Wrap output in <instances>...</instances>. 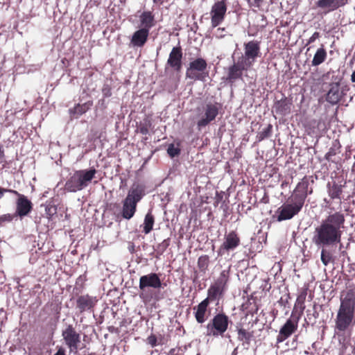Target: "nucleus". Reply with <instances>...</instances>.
Instances as JSON below:
<instances>
[{
	"mask_svg": "<svg viewBox=\"0 0 355 355\" xmlns=\"http://www.w3.org/2000/svg\"><path fill=\"white\" fill-rule=\"evenodd\" d=\"M345 216L340 212L329 214L315 229L313 242L318 247L333 246L340 243Z\"/></svg>",
	"mask_w": 355,
	"mask_h": 355,
	"instance_id": "f257e3e1",
	"label": "nucleus"
},
{
	"mask_svg": "<svg viewBox=\"0 0 355 355\" xmlns=\"http://www.w3.org/2000/svg\"><path fill=\"white\" fill-rule=\"evenodd\" d=\"M355 311V291L349 289L340 296V305L336 318V328L345 331L352 323Z\"/></svg>",
	"mask_w": 355,
	"mask_h": 355,
	"instance_id": "f03ea898",
	"label": "nucleus"
},
{
	"mask_svg": "<svg viewBox=\"0 0 355 355\" xmlns=\"http://www.w3.org/2000/svg\"><path fill=\"white\" fill-rule=\"evenodd\" d=\"M144 195V189L141 185L133 184L131 187L123 201L121 214L125 219L130 220L134 216L137 205Z\"/></svg>",
	"mask_w": 355,
	"mask_h": 355,
	"instance_id": "7ed1b4c3",
	"label": "nucleus"
},
{
	"mask_svg": "<svg viewBox=\"0 0 355 355\" xmlns=\"http://www.w3.org/2000/svg\"><path fill=\"white\" fill-rule=\"evenodd\" d=\"M96 173L95 168L76 171L65 184V189L69 192L80 191L88 186Z\"/></svg>",
	"mask_w": 355,
	"mask_h": 355,
	"instance_id": "20e7f679",
	"label": "nucleus"
},
{
	"mask_svg": "<svg viewBox=\"0 0 355 355\" xmlns=\"http://www.w3.org/2000/svg\"><path fill=\"white\" fill-rule=\"evenodd\" d=\"M162 286V284L157 274L151 272L141 276L139 279V285L141 291L139 293L140 298L144 301H149L152 298V294L148 292V288L160 289Z\"/></svg>",
	"mask_w": 355,
	"mask_h": 355,
	"instance_id": "39448f33",
	"label": "nucleus"
},
{
	"mask_svg": "<svg viewBox=\"0 0 355 355\" xmlns=\"http://www.w3.org/2000/svg\"><path fill=\"white\" fill-rule=\"evenodd\" d=\"M207 63L202 58H198L191 62L187 69L186 78L193 80L205 81L208 73L206 71Z\"/></svg>",
	"mask_w": 355,
	"mask_h": 355,
	"instance_id": "423d86ee",
	"label": "nucleus"
},
{
	"mask_svg": "<svg viewBox=\"0 0 355 355\" xmlns=\"http://www.w3.org/2000/svg\"><path fill=\"white\" fill-rule=\"evenodd\" d=\"M228 324V317L224 313H218L207 324V335L214 337L222 336L227 331Z\"/></svg>",
	"mask_w": 355,
	"mask_h": 355,
	"instance_id": "0eeeda50",
	"label": "nucleus"
},
{
	"mask_svg": "<svg viewBox=\"0 0 355 355\" xmlns=\"http://www.w3.org/2000/svg\"><path fill=\"white\" fill-rule=\"evenodd\" d=\"M259 53L260 42L252 40L244 44V54L239 59L251 67L259 56Z\"/></svg>",
	"mask_w": 355,
	"mask_h": 355,
	"instance_id": "6e6552de",
	"label": "nucleus"
},
{
	"mask_svg": "<svg viewBox=\"0 0 355 355\" xmlns=\"http://www.w3.org/2000/svg\"><path fill=\"white\" fill-rule=\"evenodd\" d=\"M219 107L217 104L207 103L202 108L197 125L199 128L205 127L214 121L218 114Z\"/></svg>",
	"mask_w": 355,
	"mask_h": 355,
	"instance_id": "1a4fd4ad",
	"label": "nucleus"
},
{
	"mask_svg": "<svg viewBox=\"0 0 355 355\" xmlns=\"http://www.w3.org/2000/svg\"><path fill=\"white\" fill-rule=\"evenodd\" d=\"M228 276L225 270L220 272L219 278L208 289V300H215L218 298L223 293L225 284L227 282Z\"/></svg>",
	"mask_w": 355,
	"mask_h": 355,
	"instance_id": "9d476101",
	"label": "nucleus"
},
{
	"mask_svg": "<svg viewBox=\"0 0 355 355\" xmlns=\"http://www.w3.org/2000/svg\"><path fill=\"white\" fill-rule=\"evenodd\" d=\"M10 193L17 196L16 201L15 214L20 218L27 216L31 211L33 205L30 200L23 194L19 193L15 190L11 189Z\"/></svg>",
	"mask_w": 355,
	"mask_h": 355,
	"instance_id": "9b49d317",
	"label": "nucleus"
},
{
	"mask_svg": "<svg viewBox=\"0 0 355 355\" xmlns=\"http://www.w3.org/2000/svg\"><path fill=\"white\" fill-rule=\"evenodd\" d=\"M62 336L67 346L71 352L77 351L79 343H80V336L76 331L72 325H68L62 331Z\"/></svg>",
	"mask_w": 355,
	"mask_h": 355,
	"instance_id": "f8f14e48",
	"label": "nucleus"
},
{
	"mask_svg": "<svg viewBox=\"0 0 355 355\" xmlns=\"http://www.w3.org/2000/svg\"><path fill=\"white\" fill-rule=\"evenodd\" d=\"M227 11V6L225 0L216 2L211 7V26L216 27L224 19Z\"/></svg>",
	"mask_w": 355,
	"mask_h": 355,
	"instance_id": "ddd939ff",
	"label": "nucleus"
},
{
	"mask_svg": "<svg viewBox=\"0 0 355 355\" xmlns=\"http://www.w3.org/2000/svg\"><path fill=\"white\" fill-rule=\"evenodd\" d=\"M250 68V67L239 58L237 62H234V64L229 68L227 80L232 83L234 82L242 76L243 71H246Z\"/></svg>",
	"mask_w": 355,
	"mask_h": 355,
	"instance_id": "4468645a",
	"label": "nucleus"
},
{
	"mask_svg": "<svg viewBox=\"0 0 355 355\" xmlns=\"http://www.w3.org/2000/svg\"><path fill=\"white\" fill-rule=\"evenodd\" d=\"M182 51L180 46L173 47L169 53L167 64L176 71H180L182 67Z\"/></svg>",
	"mask_w": 355,
	"mask_h": 355,
	"instance_id": "2eb2a0df",
	"label": "nucleus"
},
{
	"mask_svg": "<svg viewBox=\"0 0 355 355\" xmlns=\"http://www.w3.org/2000/svg\"><path fill=\"white\" fill-rule=\"evenodd\" d=\"M300 210L301 209H300L295 205L288 202L286 204H284L278 209L277 211L279 215L277 216V220L278 221H282L291 219L295 215L298 214Z\"/></svg>",
	"mask_w": 355,
	"mask_h": 355,
	"instance_id": "dca6fc26",
	"label": "nucleus"
},
{
	"mask_svg": "<svg viewBox=\"0 0 355 355\" xmlns=\"http://www.w3.org/2000/svg\"><path fill=\"white\" fill-rule=\"evenodd\" d=\"M240 244V239L234 232H230L225 236V240L219 249V253L222 251H230L236 248Z\"/></svg>",
	"mask_w": 355,
	"mask_h": 355,
	"instance_id": "f3484780",
	"label": "nucleus"
},
{
	"mask_svg": "<svg viewBox=\"0 0 355 355\" xmlns=\"http://www.w3.org/2000/svg\"><path fill=\"white\" fill-rule=\"evenodd\" d=\"M348 0H318L316 6L324 11L325 13L334 11L340 7L345 6Z\"/></svg>",
	"mask_w": 355,
	"mask_h": 355,
	"instance_id": "a211bd4d",
	"label": "nucleus"
},
{
	"mask_svg": "<svg viewBox=\"0 0 355 355\" xmlns=\"http://www.w3.org/2000/svg\"><path fill=\"white\" fill-rule=\"evenodd\" d=\"M297 328V321L288 319L284 325L280 329L277 336V342L282 343L288 338Z\"/></svg>",
	"mask_w": 355,
	"mask_h": 355,
	"instance_id": "6ab92c4d",
	"label": "nucleus"
},
{
	"mask_svg": "<svg viewBox=\"0 0 355 355\" xmlns=\"http://www.w3.org/2000/svg\"><path fill=\"white\" fill-rule=\"evenodd\" d=\"M148 35V31L140 28L133 33L130 43L133 46L141 47L146 44Z\"/></svg>",
	"mask_w": 355,
	"mask_h": 355,
	"instance_id": "aec40b11",
	"label": "nucleus"
},
{
	"mask_svg": "<svg viewBox=\"0 0 355 355\" xmlns=\"http://www.w3.org/2000/svg\"><path fill=\"white\" fill-rule=\"evenodd\" d=\"M341 97L339 83H331L329 90L327 94L326 101L331 105H336L340 101Z\"/></svg>",
	"mask_w": 355,
	"mask_h": 355,
	"instance_id": "412c9836",
	"label": "nucleus"
},
{
	"mask_svg": "<svg viewBox=\"0 0 355 355\" xmlns=\"http://www.w3.org/2000/svg\"><path fill=\"white\" fill-rule=\"evenodd\" d=\"M140 27L150 32L151 28L155 25V16L150 11H144L139 16Z\"/></svg>",
	"mask_w": 355,
	"mask_h": 355,
	"instance_id": "4be33fe9",
	"label": "nucleus"
},
{
	"mask_svg": "<svg viewBox=\"0 0 355 355\" xmlns=\"http://www.w3.org/2000/svg\"><path fill=\"white\" fill-rule=\"evenodd\" d=\"M96 297H90L89 295H82L77 300V308L83 312L91 309L96 303Z\"/></svg>",
	"mask_w": 355,
	"mask_h": 355,
	"instance_id": "5701e85b",
	"label": "nucleus"
},
{
	"mask_svg": "<svg viewBox=\"0 0 355 355\" xmlns=\"http://www.w3.org/2000/svg\"><path fill=\"white\" fill-rule=\"evenodd\" d=\"M209 305L208 298L202 300L197 307H195V318L198 323H203L206 320V313Z\"/></svg>",
	"mask_w": 355,
	"mask_h": 355,
	"instance_id": "b1692460",
	"label": "nucleus"
},
{
	"mask_svg": "<svg viewBox=\"0 0 355 355\" xmlns=\"http://www.w3.org/2000/svg\"><path fill=\"white\" fill-rule=\"evenodd\" d=\"M327 58V53L323 45L318 48L313 55L311 61V65L317 67L323 63Z\"/></svg>",
	"mask_w": 355,
	"mask_h": 355,
	"instance_id": "393cba45",
	"label": "nucleus"
},
{
	"mask_svg": "<svg viewBox=\"0 0 355 355\" xmlns=\"http://www.w3.org/2000/svg\"><path fill=\"white\" fill-rule=\"evenodd\" d=\"M155 223V217L152 214L151 211H148L144 218V223H143V232L148 234H149L153 228V225Z\"/></svg>",
	"mask_w": 355,
	"mask_h": 355,
	"instance_id": "a878e982",
	"label": "nucleus"
},
{
	"mask_svg": "<svg viewBox=\"0 0 355 355\" xmlns=\"http://www.w3.org/2000/svg\"><path fill=\"white\" fill-rule=\"evenodd\" d=\"M306 198V196H305L304 194L300 193L294 191L291 197L288 198V202H290L300 209H301L304 203Z\"/></svg>",
	"mask_w": 355,
	"mask_h": 355,
	"instance_id": "bb28decb",
	"label": "nucleus"
},
{
	"mask_svg": "<svg viewBox=\"0 0 355 355\" xmlns=\"http://www.w3.org/2000/svg\"><path fill=\"white\" fill-rule=\"evenodd\" d=\"M92 103L87 102L82 105L78 104L72 110H70L71 113L76 115V117L85 113L91 107Z\"/></svg>",
	"mask_w": 355,
	"mask_h": 355,
	"instance_id": "cd10ccee",
	"label": "nucleus"
},
{
	"mask_svg": "<svg viewBox=\"0 0 355 355\" xmlns=\"http://www.w3.org/2000/svg\"><path fill=\"white\" fill-rule=\"evenodd\" d=\"M328 186V193L329 196L332 198H340V196L342 193V187L341 186L334 183L331 185L329 183L327 184Z\"/></svg>",
	"mask_w": 355,
	"mask_h": 355,
	"instance_id": "c85d7f7f",
	"label": "nucleus"
},
{
	"mask_svg": "<svg viewBox=\"0 0 355 355\" xmlns=\"http://www.w3.org/2000/svg\"><path fill=\"white\" fill-rule=\"evenodd\" d=\"M321 261L325 266L334 261L333 255L330 250L322 248L321 250Z\"/></svg>",
	"mask_w": 355,
	"mask_h": 355,
	"instance_id": "c756f323",
	"label": "nucleus"
},
{
	"mask_svg": "<svg viewBox=\"0 0 355 355\" xmlns=\"http://www.w3.org/2000/svg\"><path fill=\"white\" fill-rule=\"evenodd\" d=\"M308 186H309L308 181L303 179L301 182H300L297 184L295 191L297 193H303V194H304L305 196H307Z\"/></svg>",
	"mask_w": 355,
	"mask_h": 355,
	"instance_id": "7c9ffc66",
	"label": "nucleus"
},
{
	"mask_svg": "<svg viewBox=\"0 0 355 355\" xmlns=\"http://www.w3.org/2000/svg\"><path fill=\"white\" fill-rule=\"evenodd\" d=\"M252 336L251 333L244 329H239L238 330V339L241 341L249 343Z\"/></svg>",
	"mask_w": 355,
	"mask_h": 355,
	"instance_id": "2f4dec72",
	"label": "nucleus"
},
{
	"mask_svg": "<svg viewBox=\"0 0 355 355\" xmlns=\"http://www.w3.org/2000/svg\"><path fill=\"white\" fill-rule=\"evenodd\" d=\"M209 265V257L207 255L200 256L198 260V266L202 270L207 269Z\"/></svg>",
	"mask_w": 355,
	"mask_h": 355,
	"instance_id": "473e14b6",
	"label": "nucleus"
},
{
	"mask_svg": "<svg viewBox=\"0 0 355 355\" xmlns=\"http://www.w3.org/2000/svg\"><path fill=\"white\" fill-rule=\"evenodd\" d=\"M272 132V125H268V127L263 130H262L260 132H259L257 137L259 141H261L267 137H268Z\"/></svg>",
	"mask_w": 355,
	"mask_h": 355,
	"instance_id": "72a5a7b5",
	"label": "nucleus"
},
{
	"mask_svg": "<svg viewBox=\"0 0 355 355\" xmlns=\"http://www.w3.org/2000/svg\"><path fill=\"white\" fill-rule=\"evenodd\" d=\"M305 299H306V293H302L301 295H300L297 298V300L295 302V306H298L302 311H304V309H305V306H304V301H305Z\"/></svg>",
	"mask_w": 355,
	"mask_h": 355,
	"instance_id": "f704fd0d",
	"label": "nucleus"
},
{
	"mask_svg": "<svg viewBox=\"0 0 355 355\" xmlns=\"http://www.w3.org/2000/svg\"><path fill=\"white\" fill-rule=\"evenodd\" d=\"M278 109L282 112H288L290 110V103L287 101L286 99L282 100L278 102Z\"/></svg>",
	"mask_w": 355,
	"mask_h": 355,
	"instance_id": "c9c22d12",
	"label": "nucleus"
},
{
	"mask_svg": "<svg viewBox=\"0 0 355 355\" xmlns=\"http://www.w3.org/2000/svg\"><path fill=\"white\" fill-rule=\"evenodd\" d=\"M167 153L171 157H174L180 154V150L174 144H170L168 147Z\"/></svg>",
	"mask_w": 355,
	"mask_h": 355,
	"instance_id": "e433bc0d",
	"label": "nucleus"
},
{
	"mask_svg": "<svg viewBox=\"0 0 355 355\" xmlns=\"http://www.w3.org/2000/svg\"><path fill=\"white\" fill-rule=\"evenodd\" d=\"M320 37V33L318 32H315L308 40L307 44H309L314 42L317 39Z\"/></svg>",
	"mask_w": 355,
	"mask_h": 355,
	"instance_id": "4c0bfd02",
	"label": "nucleus"
},
{
	"mask_svg": "<svg viewBox=\"0 0 355 355\" xmlns=\"http://www.w3.org/2000/svg\"><path fill=\"white\" fill-rule=\"evenodd\" d=\"M147 340L148 343L150 344L152 347H155L157 344V338L155 336H150Z\"/></svg>",
	"mask_w": 355,
	"mask_h": 355,
	"instance_id": "58836bf2",
	"label": "nucleus"
},
{
	"mask_svg": "<svg viewBox=\"0 0 355 355\" xmlns=\"http://www.w3.org/2000/svg\"><path fill=\"white\" fill-rule=\"evenodd\" d=\"M139 132L143 135H147L149 132L148 125L147 124L140 125Z\"/></svg>",
	"mask_w": 355,
	"mask_h": 355,
	"instance_id": "ea45409f",
	"label": "nucleus"
},
{
	"mask_svg": "<svg viewBox=\"0 0 355 355\" xmlns=\"http://www.w3.org/2000/svg\"><path fill=\"white\" fill-rule=\"evenodd\" d=\"M11 189L0 187V200L3 198L4 193H10Z\"/></svg>",
	"mask_w": 355,
	"mask_h": 355,
	"instance_id": "a19ab883",
	"label": "nucleus"
},
{
	"mask_svg": "<svg viewBox=\"0 0 355 355\" xmlns=\"http://www.w3.org/2000/svg\"><path fill=\"white\" fill-rule=\"evenodd\" d=\"M248 1L251 6H259L261 0H248Z\"/></svg>",
	"mask_w": 355,
	"mask_h": 355,
	"instance_id": "79ce46f5",
	"label": "nucleus"
},
{
	"mask_svg": "<svg viewBox=\"0 0 355 355\" xmlns=\"http://www.w3.org/2000/svg\"><path fill=\"white\" fill-rule=\"evenodd\" d=\"M12 218H13L12 216L10 214H5L1 217V218L3 220H8V221H11L12 220Z\"/></svg>",
	"mask_w": 355,
	"mask_h": 355,
	"instance_id": "37998d69",
	"label": "nucleus"
},
{
	"mask_svg": "<svg viewBox=\"0 0 355 355\" xmlns=\"http://www.w3.org/2000/svg\"><path fill=\"white\" fill-rule=\"evenodd\" d=\"M4 157V152L3 147L0 146V164L3 162Z\"/></svg>",
	"mask_w": 355,
	"mask_h": 355,
	"instance_id": "c03bdc74",
	"label": "nucleus"
},
{
	"mask_svg": "<svg viewBox=\"0 0 355 355\" xmlns=\"http://www.w3.org/2000/svg\"><path fill=\"white\" fill-rule=\"evenodd\" d=\"M46 211L49 212V215L53 214L55 212V208L54 207H49L46 209Z\"/></svg>",
	"mask_w": 355,
	"mask_h": 355,
	"instance_id": "a18cd8bd",
	"label": "nucleus"
},
{
	"mask_svg": "<svg viewBox=\"0 0 355 355\" xmlns=\"http://www.w3.org/2000/svg\"><path fill=\"white\" fill-rule=\"evenodd\" d=\"M168 245V243L167 241L164 240L162 243L160 245V246L162 247L163 250L166 249Z\"/></svg>",
	"mask_w": 355,
	"mask_h": 355,
	"instance_id": "49530a36",
	"label": "nucleus"
},
{
	"mask_svg": "<svg viewBox=\"0 0 355 355\" xmlns=\"http://www.w3.org/2000/svg\"><path fill=\"white\" fill-rule=\"evenodd\" d=\"M351 80L353 83H355V71L352 73L351 76Z\"/></svg>",
	"mask_w": 355,
	"mask_h": 355,
	"instance_id": "de8ad7c7",
	"label": "nucleus"
},
{
	"mask_svg": "<svg viewBox=\"0 0 355 355\" xmlns=\"http://www.w3.org/2000/svg\"><path fill=\"white\" fill-rule=\"evenodd\" d=\"M236 354H237V347H236V348L234 349V351H233V352H232V355H236Z\"/></svg>",
	"mask_w": 355,
	"mask_h": 355,
	"instance_id": "09e8293b",
	"label": "nucleus"
},
{
	"mask_svg": "<svg viewBox=\"0 0 355 355\" xmlns=\"http://www.w3.org/2000/svg\"><path fill=\"white\" fill-rule=\"evenodd\" d=\"M106 96H110V94H108V92H106V94H105Z\"/></svg>",
	"mask_w": 355,
	"mask_h": 355,
	"instance_id": "8fccbe9b",
	"label": "nucleus"
},
{
	"mask_svg": "<svg viewBox=\"0 0 355 355\" xmlns=\"http://www.w3.org/2000/svg\"><path fill=\"white\" fill-rule=\"evenodd\" d=\"M159 1V0H153V1H154L155 3H156V2H157V1Z\"/></svg>",
	"mask_w": 355,
	"mask_h": 355,
	"instance_id": "3c124183",
	"label": "nucleus"
}]
</instances>
